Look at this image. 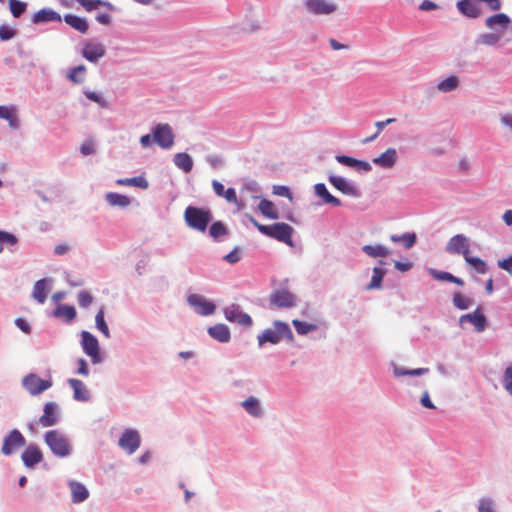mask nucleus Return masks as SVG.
I'll return each instance as SVG.
<instances>
[{
    "label": "nucleus",
    "instance_id": "1",
    "mask_svg": "<svg viewBox=\"0 0 512 512\" xmlns=\"http://www.w3.org/2000/svg\"><path fill=\"white\" fill-rule=\"evenodd\" d=\"M251 223L258 229L263 235L274 238L279 242H283L289 246H293L292 234L294 229L292 226L286 223H274L272 225H263L255 220L252 216L249 217Z\"/></svg>",
    "mask_w": 512,
    "mask_h": 512
},
{
    "label": "nucleus",
    "instance_id": "2",
    "mask_svg": "<svg viewBox=\"0 0 512 512\" xmlns=\"http://www.w3.org/2000/svg\"><path fill=\"white\" fill-rule=\"evenodd\" d=\"M213 216L209 209L188 206L184 211L186 224L197 231L205 232Z\"/></svg>",
    "mask_w": 512,
    "mask_h": 512
},
{
    "label": "nucleus",
    "instance_id": "3",
    "mask_svg": "<svg viewBox=\"0 0 512 512\" xmlns=\"http://www.w3.org/2000/svg\"><path fill=\"white\" fill-rule=\"evenodd\" d=\"M274 329H266L261 335L258 336L259 346L269 342L271 344H277L282 339L293 341L294 336L289 325L282 321L274 322Z\"/></svg>",
    "mask_w": 512,
    "mask_h": 512
},
{
    "label": "nucleus",
    "instance_id": "4",
    "mask_svg": "<svg viewBox=\"0 0 512 512\" xmlns=\"http://www.w3.org/2000/svg\"><path fill=\"white\" fill-rule=\"evenodd\" d=\"M45 442L58 457H65L70 453V445L67 438L57 430L48 431L45 434Z\"/></svg>",
    "mask_w": 512,
    "mask_h": 512
},
{
    "label": "nucleus",
    "instance_id": "5",
    "mask_svg": "<svg viewBox=\"0 0 512 512\" xmlns=\"http://www.w3.org/2000/svg\"><path fill=\"white\" fill-rule=\"evenodd\" d=\"M81 344L84 352L91 358L94 364L101 362L99 343L97 338L88 331L81 333Z\"/></svg>",
    "mask_w": 512,
    "mask_h": 512
},
{
    "label": "nucleus",
    "instance_id": "6",
    "mask_svg": "<svg viewBox=\"0 0 512 512\" xmlns=\"http://www.w3.org/2000/svg\"><path fill=\"white\" fill-rule=\"evenodd\" d=\"M153 140L163 149H169L174 144V134L169 124H157L154 128Z\"/></svg>",
    "mask_w": 512,
    "mask_h": 512
},
{
    "label": "nucleus",
    "instance_id": "7",
    "mask_svg": "<svg viewBox=\"0 0 512 512\" xmlns=\"http://www.w3.org/2000/svg\"><path fill=\"white\" fill-rule=\"evenodd\" d=\"M22 384L31 395L36 396L49 389L52 381L41 379L38 375L31 373L24 377Z\"/></svg>",
    "mask_w": 512,
    "mask_h": 512
},
{
    "label": "nucleus",
    "instance_id": "8",
    "mask_svg": "<svg viewBox=\"0 0 512 512\" xmlns=\"http://www.w3.org/2000/svg\"><path fill=\"white\" fill-rule=\"evenodd\" d=\"M26 444L24 436L14 429L4 438L1 452L4 455H11L16 449L23 447Z\"/></svg>",
    "mask_w": 512,
    "mask_h": 512
},
{
    "label": "nucleus",
    "instance_id": "9",
    "mask_svg": "<svg viewBox=\"0 0 512 512\" xmlns=\"http://www.w3.org/2000/svg\"><path fill=\"white\" fill-rule=\"evenodd\" d=\"M141 438L138 431L133 429L124 430L119 439V446L128 454H133L140 446Z\"/></svg>",
    "mask_w": 512,
    "mask_h": 512
},
{
    "label": "nucleus",
    "instance_id": "10",
    "mask_svg": "<svg viewBox=\"0 0 512 512\" xmlns=\"http://www.w3.org/2000/svg\"><path fill=\"white\" fill-rule=\"evenodd\" d=\"M469 247V239L463 234H457L448 241L446 251L450 254H461L465 258L470 254Z\"/></svg>",
    "mask_w": 512,
    "mask_h": 512
},
{
    "label": "nucleus",
    "instance_id": "11",
    "mask_svg": "<svg viewBox=\"0 0 512 512\" xmlns=\"http://www.w3.org/2000/svg\"><path fill=\"white\" fill-rule=\"evenodd\" d=\"M190 306L200 315H211L215 312L216 306L199 294H190L187 298Z\"/></svg>",
    "mask_w": 512,
    "mask_h": 512
},
{
    "label": "nucleus",
    "instance_id": "12",
    "mask_svg": "<svg viewBox=\"0 0 512 512\" xmlns=\"http://www.w3.org/2000/svg\"><path fill=\"white\" fill-rule=\"evenodd\" d=\"M270 303L278 308H290L296 305V297L288 289H278L270 295Z\"/></svg>",
    "mask_w": 512,
    "mask_h": 512
},
{
    "label": "nucleus",
    "instance_id": "13",
    "mask_svg": "<svg viewBox=\"0 0 512 512\" xmlns=\"http://www.w3.org/2000/svg\"><path fill=\"white\" fill-rule=\"evenodd\" d=\"M106 53V48L102 43L87 41L83 43L81 54L89 62L95 63Z\"/></svg>",
    "mask_w": 512,
    "mask_h": 512
},
{
    "label": "nucleus",
    "instance_id": "14",
    "mask_svg": "<svg viewBox=\"0 0 512 512\" xmlns=\"http://www.w3.org/2000/svg\"><path fill=\"white\" fill-rule=\"evenodd\" d=\"M305 7L308 12L315 15H329L337 10V5L334 2L326 0H306Z\"/></svg>",
    "mask_w": 512,
    "mask_h": 512
},
{
    "label": "nucleus",
    "instance_id": "15",
    "mask_svg": "<svg viewBox=\"0 0 512 512\" xmlns=\"http://www.w3.org/2000/svg\"><path fill=\"white\" fill-rule=\"evenodd\" d=\"M511 23V19L505 13H498L488 17L485 20L487 28L495 33L504 34Z\"/></svg>",
    "mask_w": 512,
    "mask_h": 512
},
{
    "label": "nucleus",
    "instance_id": "16",
    "mask_svg": "<svg viewBox=\"0 0 512 512\" xmlns=\"http://www.w3.org/2000/svg\"><path fill=\"white\" fill-rule=\"evenodd\" d=\"M224 314L226 319L230 322H234L242 326L252 325V318L247 313L242 312L235 305L226 308Z\"/></svg>",
    "mask_w": 512,
    "mask_h": 512
},
{
    "label": "nucleus",
    "instance_id": "17",
    "mask_svg": "<svg viewBox=\"0 0 512 512\" xmlns=\"http://www.w3.org/2000/svg\"><path fill=\"white\" fill-rule=\"evenodd\" d=\"M58 406L54 402H47L44 405L43 415L39 418V423L43 427H50L57 423L58 415H57Z\"/></svg>",
    "mask_w": 512,
    "mask_h": 512
},
{
    "label": "nucleus",
    "instance_id": "18",
    "mask_svg": "<svg viewBox=\"0 0 512 512\" xmlns=\"http://www.w3.org/2000/svg\"><path fill=\"white\" fill-rule=\"evenodd\" d=\"M465 322H469L474 325L477 332H482L486 328V317L479 308H477L473 313L462 315L460 317V323L463 324Z\"/></svg>",
    "mask_w": 512,
    "mask_h": 512
},
{
    "label": "nucleus",
    "instance_id": "19",
    "mask_svg": "<svg viewBox=\"0 0 512 512\" xmlns=\"http://www.w3.org/2000/svg\"><path fill=\"white\" fill-rule=\"evenodd\" d=\"M21 458L26 467L33 468L43 460V454L37 446L30 445L24 450Z\"/></svg>",
    "mask_w": 512,
    "mask_h": 512
},
{
    "label": "nucleus",
    "instance_id": "20",
    "mask_svg": "<svg viewBox=\"0 0 512 512\" xmlns=\"http://www.w3.org/2000/svg\"><path fill=\"white\" fill-rule=\"evenodd\" d=\"M479 0H460L457 2V8L461 14L469 18H477L481 15Z\"/></svg>",
    "mask_w": 512,
    "mask_h": 512
},
{
    "label": "nucleus",
    "instance_id": "21",
    "mask_svg": "<svg viewBox=\"0 0 512 512\" xmlns=\"http://www.w3.org/2000/svg\"><path fill=\"white\" fill-rule=\"evenodd\" d=\"M329 182L343 194L354 197H357L359 195L357 188L343 177L330 176Z\"/></svg>",
    "mask_w": 512,
    "mask_h": 512
},
{
    "label": "nucleus",
    "instance_id": "22",
    "mask_svg": "<svg viewBox=\"0 0 512 512\" xmlns=\"http://www.w3.org/2000/svg\"><path fill=\"white\" fill-rule=\"evenodd\" d=\"M62 20L60 14H58L56 11L48 8L41 9L33 14L31 21L34 24H39L42 22H53L58 21L60 22Z\"/></svg>",
    "mask_w": 512,
    "mask_h": 512
},
{
    "label": "nucleus",
    "instance_id": "23",
    "mask_svg": "<svg viewBox=\"0 0 512 512\" xmlns=\"http://www.w3.org/2000/svg\"><path fill=\"white\" fill-rule=\"evenodd\" d=\"M336 160L340 164L348 166V167H352V168L356 169L357 171L368 172L371 170V165L368 162L361 161V160L355 159L350 156L339 155V156H336Z\"/></svg>",
    "mask_w": 512,
    "mask_h": 512
},
{
    "label": "nucleus",
    "instance_id": "24",
    "mask_svg": "<svg viewBox=\"0 0 512 512\" xmlns=\"http://www.w3.org/2000/svg\"><path fill=\"white\" fill-rule=\"evenodd\" d=\"M397 160V152L394 148H388L379 157L373 159V163L382 168H391Z\"/></svg>",
    "mask_w": 512,
    "mask_h": 512
},
{
    "label": "nucleus",
    "instance_id": "25",
    "mask_svg": "<svg viewBox=\"0 0 512 512\" xmlns=\"http://www.w3.org/2000/svg\"><path fill=\"white\" fill-rule=\"evenodd\" d=\"M81 5L87 12L98 9L99 7L105 8L107 11L113 12L116 7L109 1L106 0H75Z\"/></svg>",
    "mask_w": 512,
    "mask_h": 512
},
{
    "label": "nucleus",
    "instance_id": "26",
    "mask_svg": "<svg viewBox=\"0 0 512 512\" xmlns=\"http://www.w3.org/2000/svg\"><path fill=\"white\" fill-rule=\"evenodd\" d=\"M69 385L73 389V397L78 401H88L90 398V394L85 384L78 379H69Z\"/></svg>",
    "mask_w": 512,
    "mask_h": 512
},
{
    "label": "nucleus",
    "instance_id": "27",
    "mask_svg": "<svg viewBox=\"0 0 512 512\" xmlns=\"http://www.w3.org/2000/svg\"><path fill=\"white\" fill-rule=\"evenodd\" d=\"M315 194L320 197L325 204H330L332 206L338 207L341 205L340 199L336 198L327 190L325 184L318 183L314 186Z\"/></svg>",
    "mask_w": 512,
    "mask_h": 512
},
{
    "label": "nucleus",
    "instance_id": "28",
    "mask_svg": "<svg viewBox=\"0 0 512 512\" xmlns=\"http://www.w3.org/2000/svg\"><path fill=\"white\" fill-rule=\"evenodd\" d=\"M69 487L71 490L73 503H81L88 498L89 491L82 483L77 481H70Z\"/></svg>",
    "mask_w": 512,
    "mask_h": 512
},
{
    "label": "nucleus",
    "instance_id": "29",
    "mask_svg": "<svg viewBox=\"0 0 512 512\" xmlns=\"http://www.w3.org/2000/svg\"><path fill=\"white\" fill-rule=\"evenodd\" d=\"M64 21L71 28H73L74 30H76L82 34H85L89 29V25H88L86 19L76 16V15H73V14H66L64 16Z\"/></svg>",
    "mask_w": 512,
    "mask_h": 512
},
{
    "label": "nucleus",
    "instance_id": "30",
    "mask_svg": "<svg viewBox=\"0 0 512 512\" xmlns=\"http://www.w3.org/2000/svg\"><path fill=\"white\" fill-rule=\"evenodd\" d=\"M258 210L268 219L276 220L279 218L278 210L275 204L270 200L262 199L258 204Z\"/></svg>",
    "mask_w": 512,
    "mask_h": 512
},
{
    "label": "nucleus",
    "instance_id": "31",
    "mask_svg": "<svg viewBox=\"0 0 512 512\" xmlns=\"http://www.w3.org/2000/svg\"><path fill=\"white\" fill-rule=\"evenodd\" d=\"M53 316L56 318H61L66 322H71L76 317V310L71 305H58L54 311Z\"/></svg>",
    "mask_w": 512,
    "mask_h": 512
},
{
    "label": "nucleus",
    "instance_id": "32",
    "mask_svg": "<svg viewBox=\"0 0 512 512\" xmlns=\"http://www.w3.org/2000/svg\"><path fill=\"white\" fill-rule=\"evenodd\" d=\"M209 335L219 342H228L230 339V331L224 324H217L208 329Z\"/></svg>",
    "mask_w": 512,
    "mask_h": 512
},
{
    "label": "nucleus",
    "instance_id": "33",
    "mask_svg": "<svg viewBox=\"0 0 512 512\" xmlns=\"http://www.w3.org/2000/svg\"><path fill=\"white\" fill-rule=\"evenodd\" d=\"M105 199L107 203L112 207H127L130 205L131 200L128 196L115 193V192H109L105 195Z\"/></svg>",
    "mask_w": 512,
    "mask_h": 512
},
{
    "label": "nucleus",
    "instance_id": "34",
    "mask_svg": "<svg viewBox=\"0 0 512 512\" xmlns=\"http://www.w3.org/2000/svg\"><path fill=\"white\" fill-rule=\"evenodd\" d=\"M173 162L179 169H181L185 173H189L193 168V160L190 157V155L185 152L175 154Z\"/></svg>",
    "mask_w": 512,
    "mask_h": 512
},
{
    "label": "nucleus",
    "instance_id": "35",
    "mask_svg": "<svg viewBox=\"0 0 512 512\" xmlns=\"http://www.w3.org/2000/svg\"><path fill=\"white\" fill-rule=\"evenodd\" d=\"M0 118L6 119L9 122L10 127L13 129H17L19 127V119L14 107L0 106Z\"/></svg>",
    "mask_w": 512,
    "mask_h": 512
},
{
    "label": "nucleus",
    "instance_id": "36",
    "mask_svg": "<svg viewBox=\"0 0 512 512\" xmlns=\"http://www.w3.org/2000/svg\"><path fill=\"white\" fill-rule=\"evenodd\" d=\"M32 297L43 304L47 298L46 280L41 279L34 284Z\"/></svg>",
    "mask_w": 512,
    "mask_h": 512
},
{
    "label": "nucleus",
    "instance_id": "37",
    "mask_svg": "<svg viewBox=\"0 0 512 512\" xmlns=\"http://www.w3.org/2000/svg\"><path fill=\"white\" fill-rule=\"evenodd\" d=\"M362 250L372 258L386 257L390 254V251L382 245H364Z\"/></svg>",
    "mask_w": 512,
    "mask_h": 512
},
{
    "label": "nucleus",
    "instance_id": "38",
    "mask_svg": "<svg viewBox=\"0 0 512 512\" xmlns=\"http://www.w3.org/2000/svg\"><path fill=\"white\" fill-rule=\"evenodd\" d=\"M242 407L246 410L247 413L254 417H258L261 415V408L259 401L255 397H249L245 401L242 402Z\"/></svg>",
    "mask_w": 512,
    "mask_h": 512
},
{
    "label": "nucleus",
    "instance_id": "39",
    "mask_svg": "<svg viewBox=\"0 0 512 512\" xmlns=\"http://www.w3.org/2000/svg\"><path fill=\"white\" fill-rule=\"evenodd\" d=\"M390 240L394 243H402L406 249L411 248L416 242L415 233H405L401 236L391 235Z\"/></svg>",
    "mask_w": 512,
    "mask_h": 512
},
{
    "label": "nucleus",
    "instance_id": "40",
    "mask_svg": "<svg viewBox=\"0 0 512 512\" xmlns=\"http://www.w3.org/2000/svg\"><path fill=\"white\" fill-rule=\"evenodd\" d=\"M465 261L478 273L485 274L487 272V264L479 257L467 255Z\"/></svg>",
    "mask_w": 512,
    "mask_h": 512
},
{
    "label": "nucleus",
    "instance_id": "41",
    "mask_svg": "<svg viewBox=\"0 0 512 512\" xmlns=\"http://www.w3.org/2000/svg\"><path fill=\"white\" fill-rule=\"evenodd\" d=\"M119 185L135 186L142 189H146L149 186L148 181L144 177H133L117 180Z\"/></svg>",
    "mask_w": 512,
    "mask_h": 512
},
{
    "label": "nucleus",
    "instance_id": "42",
    "mask_svg": "<svg viewBox=\"0 0 512 512\" xmlns=\"http://www.w3.org/2000/svg\"><path fill=\"white\" fill-rule=\"evenodd\" d=\"M453 304L460 310L468 309L472 305V299L463 295L461 292L454 293Z\"/></svg>",
    "mask_w": 512,
    "mask_h": 512
},
{
    "label": "nucleus",
    "instance_id": "43",
    "mask_svg": "<svg viewBox=\"0 0 512 512\" xmlns=\"http://www.w3.org/2000/svg\"><path fill=\"white\" fill-rule=\"evenodd\" d=\"M428 372H429L428 368H417V369L407 370V369L399 368L397 366L394 367V375L396 377H401V376H420V375H423V374L428 373Z\"/></svg>",
    "mask_w": 512,
    "mask_h": 512
},
{
    "label": "nucleus",
    "instance_id": "44",
    "mask_svg": "<svg viewBox=\"0 0 512 512\" xmlns=\"http://www.w3.org/2000/svg\"><path fill=\"white\" fill-rule=\"evenodd\" d=\"M86 72V67L84 65H79L77 67H74L70 70L68 73V78L76 84H80L84 81Z\"/></svg>",
    "mask_w": 512,
    "mask_h": 512
},
{
    "label": "nucleus",
    "instance_id": "45",
    "mask_svg": "<svg viewBox=\"0 0 512 512\" xmlns=\"http://www.w3.org/2000/svg\"><path fill=\"white\" fill-rule=\"evenodd\" d=\"M10 12L15 18H19L27 9V3L20 0H9Z\"/></svg>",
    "mask_w": 512,
    "mask_h": 512
},
{
    "label": "nucleus",
    "instance_id": "46",
    "mask_svg": "<svg viewBox=\"0 0 512 512\" xmlns=\"http://www.w3.org/2000/svg\"><path fill=\"white\" fill-rule=\"evenodd\" d=\"M292 324H293L295 330L297 331V333L300 335L308 334L309 332L314 331L317 328V326L315 324L300 321L297 319H294L292 321Z\"/></svg>",
    "mask_w": 512,
    "mask_h": 512
},
{
    "label": "nucleus",
    "instance_id": "47",
    "mask_svg": "<svg viewBox=\"0 0 512 512\" xmlns=\"http://www.w3.org/2000/svg\"><path fill=\"white\" fill-rule=\"evenodd\" d=\"M384 274H385L384 270H382L381 268L375 267L373 269V275H372L370 283L367 286V289L371 290V289L380 288Z\"/></svg>",
    "mask_w": 512,
    "mask_h": 512
},
{
    "label": "nucleus",
    "instance_id": "48",
    "mask_svg": "<svg viewBox=\"0 0 512 512\" xmlns=\"http://www.w3.org/2000/svg\"><path fill=\"white\" fill-rule=\"evenodd\" d=\"M459 80L456 76H450L438 84V89L442 92H449L457 88Z\"/></svg>",
    "mask_w": 512,
    "mask_h": 512
},
{
    "label": "nucleus",
    "instance_id": "49",
    "mask_svg": "<svg viewBox=\"0 0 512 512\" xmlns=\"http://www.w3.org/2000/svg\"><path fill=\"white\" fill-rule=\"evenodd\" d=\"M502 36H503V34H501V33H495V32L485 33V34L480 35L479 42L484 45L492 46V45L497 44L500 41V39L502 38Z\"/></svg>",
    "mask_w": 512,
    "mask_h": 512
},
{
    "label": "nucleus",
    "instance_id": "50",
    "mask_svg": "<svg viewBox=\"0 0 512 512\" xmlns=\"http://www.w3.org/2000/svg\"><path fill=\"white\" fill-rule=\"evenodd\" d=\"M227 233V228L220 221L214 222L209 228V234L214 239L225 236Z\"/></svg>",
    "mask_w": 512,
    "mask_h": 512
},
{
    "label": "nucleus",
    "instance_id": "51",
    "mask_svg": "<svg viewBox=\"0 0 512 512\" xmlns=\"http://www.w3.org/2000/svg\"><path fill=\"white\" fill-rule=\"evenodd\" d=\"M95 322L97 328L103 333L106 338L110 337L109 328L104 319V310L100 309L95 316Z\"/></svg>",
    "mask_w": 512,
    "mask_h": 512
},
{
    "label": "nucleus",
    "instance_id": "52",
    "mask_svg": "<svg viewBox=\"0 0 512 512\" xmlns=\"http://www.w3.org/2000/svg\"><path fill=\"white\" fill-rule=\"evenodd\" d=\"M93 296L88 291H80L77 296L78 303L81 307L87 308L93 302Z\"/></svg>",
    "mask_w": 512,
    "mask_h": 512
},
{
    "label": "nucleus",
    "instance_id": "53",
    "mask_svg": "<svg viewBox=\"0 0 512 512\" xmlns=\"http://www.w3.org/2000/svg\"><path fill=\"white\" fill-rule=\"evenodd\" d=\"M2 243L15 245L17 243V238L11 233L0 231V252L3 250Z\"/></svg>",
    "mask_w": 512,
    "mask_h": 512
},
{
    "label": "nucleus",
    "instance_id": "54",
    "mask_svg": "<svg viewBox=\"0 0 512 512\" xmlns=\"http://www.w3.org/2000/svg\"><path fill=\"white\" fill-rule=\"evenodd\" d=\"M503 385L506 391L512 395V367H507L504 372Z\"/></svg>",
    "mask_w": 512,
    "mask_h": 512
},
{
    "label": "nucleus",
    "instance_id": "55",
    "mask_svg": "<svg viewBox=\"0 0 512 512\" xmlns=\"http://www.w3.org/2000/svg\"><path fill=\"white\" fill-rule=\"evenodd\" d=\"M95 19L96 21L101 24V25H105V26H109L112 24V21H113V17L112 15L110 14V11H107L106 12H101V13H98L96 16H95Z\"/></svg>",
    "mask_w": 512,
    "mask_h": 512
},
{
    "label": "nucleus",
    "instance_id": "56",
    "mask_svg": "<svg viewBox=\"0 0 512 512\" xmlns=\"http://www.w3.org/2000/svg\"><path fill=\"white\" fill-rule=\"evenodd\" d=\"M15 36V30L6 26L2 25L0 26V39L3 41L10 40Z\"/></svg>",
    "mask_w": 512,
    "mask_h": 512
},
{
    "label": "nucleus",
    "instance_id": "57",
    "mask_svg": "<svg viewBox=\"0 0 512 512\" xmlns=\"http://www.w3.org/2000/svg\"><path fill=\"white\" fill-rule=\"evenodd\" d=\"M273 193L277 196L287 197L290 200L292 199V194L290 192V189L286 186H282V185L274 186Z\"/></svg>",
    "mask_w": 512,
    "mask_h": 512
},
{
    "label": "nucleus",
    "instance_id": "58",
    "mask_svg": "<svg viewBox=\"0 0 512 512\" xmlns=\"http://www.w3.org/2000/svg\"><path fill=\"white\" fill-rule=\"evenodd\" d=\"M240 258L241 255L240 250L238 248H235L224 257V259L230 264L237 263L240 260Z\"/></svg>",
    "mask_w": 512,
    "mask_h": 512
},
{
    "label": "nucleus",
    "instance_id": "59",
    "mask_svg": "<svg viewBox=\"0 0 512 512\" xmlns=\"http://www.w3.org/2000/svg\"><path fill=\"white\" fill-rule=\"evenodd\" d=\"M479 512H494L493 502L490 499H483L479 503Z\"/></svg>",
    "mask_w": 512,
    "mask_h": 512
},
{
    "label": "nucleus",
    "instance_id": "60",
    "mask_svg": "<svg viewBox=\"0 0 512 512\" xmlns=\"http://www.w3.org/2000/svg\"><path fill=\"white\" fill-rule=\"evenodd\" d=\"M80 151L84 156L93 154L95 152L94 144L92 141H85L81 147Z\"/></svg>",
    "mask_w": 512,
    "mask_h": 512
},
{
    "label": "nucleus",
    "instance_id": "61",
    "mask_svg": "<svg viewBox=\"0 0 512 512\" xmlns=\"http://www.w3.org/2000/svg\"><path fill=\"white\" fill-rule=\"evenodd\" d=\"M432 275L437 280L448 281V282L451 281L452 276H453L451 273L445 272V271H441V272L432 271Z\"/></svg>",
    "mask_w": 512,
    "mask_h": 512
},
{
    "label": "nucleus",
    "instance_id": "62",
    "mask_svg": "<svg viewBox=\"0 0 512 512\" xmlns=\"http://www.w3.org/2000/svg\"><path fill=\"white\" fill-rule=\"evenodd\" d=\"M222 197H224L230 203L238 202L236 191L233 188H228L227 190H225V193Z\"/></svg>",
    "mask_w": 512,
    "mask_h": 512
},
{
    "label": "nucleus",
    "instance_id": "63",
    "mask_svg": "<svg viewBox=\"0 0 512 512\" xmlns=\"http://www.w3.org/2000/svg\"><path fill=\"white\" fill-rule=\"evenodd\" d=\"M498 266L501 269L506 270L509 273H512V256L509 257L508 259L500 260L498 262Z\"/></svg>",
    "mask_w": 512,
    "mask_h": 512
},
{
    "label": "nucleus",
    "instance_id": "64",
    "mask_svg": "<svg viewBox=\"0 0 512 512\" xmlns=\"http://www.w3.org/2000/svg\"><path fill=\"white\" fill-rule=\"evenodd\" d=\"M501 124L508 127L512 131V113H507L501 116Z\"/></svg>",
    "mask_w": 512,
    "mask_h": 512
}]
</instances>
